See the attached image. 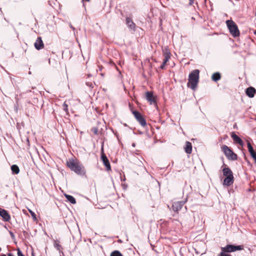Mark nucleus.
Returning <instances> with one entry per match:
<instances>
[{
	"label": "nucleus",
	"instance_id": "nucleus-1",
	"mask_svg": "<svg viewBox=\"0 0 256 256\" xmlns=\"http://www.w3.org/2000/svg\"><path fill=\"white\" fill-rule=\"evenodd\" d=\"M221 158L223 162V166H225L222 170L223 175L226 176L223 184L226 186H230L234 182L233 173L231 170L224 164V158L222 156Z\"/></svg>",
	"mask_w": 256,
	"mask_h": 256
},
{
	"label": "nucleus",
	"instance_id": "nucleus-2",
	"mask_svg": "<svg viewBox=\"0 0 256 256\" xmlns=\"http://www.w3.org/2000/svg\"><path fill=\"white\" fill-rule=\"evenodd\" d=\"M67 166L77 174L83 176L86 174V170L84 166L74 160H70L67 162Z\"/></svg>",
	"mask_w": 256,
	"mask_h": 256
},
{
	"label": "nucleus",
	"instance_id": "nucleus-3",
	"mask_svg": "<svg viewBox=\"0 0 256 256\" xmlns=\"http://www.w3.org/2000/svg\"><path fill=\"white\" fill-rule=\"evenodd\" d=\"M199 74L198 70H194L188 76V86L194 90L196 89L199 81Z\"/></svg>",
	"mask_w": 256,
	"mask_h": 256
},
{
	"label": "nucleus",
	"instance_id": "nucleus-4",
	"mask_svg": "<svg viewBox=\"0 0 256 256\" xmlns=\"http://www.w3.org/2000/svg\"><path fill=\"white\" fill-rule=\"evenodd\" d=\"M227 27L230 34L234 38H236L240 34V32L236 24L232 20L226 22Z\"/></svg>",
	"mask_w": 256,
	"mask_h": 256
},
{
	"label": "nucleus",
	"instance_id": "nucleus-5",
	"mask_svg": "<svg viewBox=\"0 0 256 256\" xmlns=\"http://www.w3.org/2000/svg\"><path fill=\"white\" fill-rule=\"evenodd\" d=\"M244 249L242 245H234L228 244L224 247L221 248V252L226 254H230V252H234L236 250H241Z\"/></svg>",
	"mask_w": 256,
	"mask_h": 256
},
{
	"label": "nucleus",
	"instance_id": "nucleus-6",
	"mask_svg": "<svg viewBox=\"0 0 256 256\" xmlns=\"http://www.w3.org/2000/svg\"><path fill=\"white\" fill-rule=\"evenodd\" d=\"M222 150L228 160H236L238 159V156L227 146L223 145L222 146Z\"/></svg>",
	"mask_w": 256,
	"mask_h": 256
},
{
	"label": "nucleus",
	"instance_id": "nucleus-7",
	"mask_svg": "<svg viewBox=\"0 0 256 256\" xmlns=\"http://www.w3.org/2000/svg\"><path fill=\"white\" fill-rule=\"evenodd\" d=\"M100 152H101V156L100 158L101 160L103 162L104 165L106 166L107 170H111V166L110 162L104 153V146L103 144L102 146L101 150H100Z\"/></svg>",
	"mask_w": 256,
	"mask_h": 256
},
{
	"label": "nucleus",
	"instance_id": "nucleus-8",
	"mask_svg": "<svg viewBox=\"0 0 256 256\" xmlns=\"http://www.w3.org/2000/svg\"><path fill=\"white\" fill-rule=\"evenodd\" d=\"M132 113L134 115L136 120L138 122L140 125L144 127L146 125V122L142 114L137 110L132 111Z\"/></svg>",
	"mask_w": 256,
	"mask_h": 256
},
{
	"label": "nucleus",
	"instance_id": "nucleus-9",
	"mask_svg": "<svg viewBox=\"0 0 256 256\" xmlns=\"http://www.w3.org/2000/svg\"><path fill=\"white\" fill-rule=\"evenodd\" d=\"M126 24L130 32L132 34H134L136 31V24L133 22L132 18L130 17H126Z\"/></svg>",
	"mask_w": 256,
	"mask_h": 256
},
{
	"label": "nucleus",
	"instance_id": "nucleus-10",
	"mask_svg": "<svg viewBox=\"0 0 256 256\" xmlns=\"http://www.w3.org/2000/svg\"><path fill=\"white\" fill-rule=\"evenodd\" d=\"M0 216L5 222H9L10 220V216L8 212L3 208H0Z\"/></svg>",
	"mask_w": 256,
	"mask_h": 256
},
{
	"label": "nucleus",
	"instance_id": "nucleus-11",
	"mask_svg": "<svg viewBox=\"0 0 256 256\" xmlns=\"http://www.w3.org/2000/svg\"><path fill=\"white\" fill-rule=\"evenodd\" d=\"M146 100L150 103V104H156V100L154 98L153 92H152L148 91L146 92L145 94Z\"/></svg>",
	"mask_w": 256,
	"mask_h": 256
},
{
	"label": "nucleus",
	"instance_id": "nucleus-12",
	"mask_svg": "<svg viewBox=\"0 0 256 256\" xmlns=\"http://www.w3.org/2000/svg\"><path fill=\"white\" fill-rule=\"evenodd\" d=\"M185 202H186L184 201L174 202L172 204V210H174V211L176 212H178V211H180L183 207Z\"/></svg>",
	"mask_w": 256,
	"mask_h": 256
},
{
	"label": "nucleus",
	"instance_id": "nucleus-13",
	"mask_svg": "<svg viewBox=\"0 0 256 256\" xmlns=\"http://www.w3.org/2000/svg\"><path fill=\"white\" fill-rule=\"evenodd\" d=\"M247 146L251 157L254 159V162L256 164V150L254 149L252 146L249 142L247 144Z\"/></svg>",
	"mask_w": 256,
	"mask_h": 256
},
{
	"label": "nucleus",
	"instance_id": "nucleus-14",
	"mask_svg": "<svg viewBox=\"0 0 256 256\" xmlns=\"http://www.w3.org/2000/svg\"><path fill=\"white\" fill-rule=\"evenodd\" d=\"M245 92L248 96L252 98L254 97V94L256 93V90L254 87L250 86L246 89Z\"/></svg>",
	"mask_w": 256,
	"mask_h": 256
},
{
	"label": "nucleus",
	"instance_id": "nucleus-15",
	"mask_svg": "<svg viewBox=\"0 0 256 256\" xmlns=\"http://www.w3.org/2000/svg\"><path fill=\"white\" fill-rule=\"evenodd\" d=\"M35 48L37 50H40L44 48V44L41 37H38L34 44Z\"/></svg>",
	"mask_w": 256,
	"mask_h": 256
},
{
	"label": "nucleus",
	"instance_id": "nucleus-16",
	"mask_svg": "<svg viewBox=\"0 0 256 256\" xmlns=\"http://www.w3.org/2000/svg\"><path fill=\"white\" fill-rule=\"evenodd\" d=\"M231 137L233 139L234 142L237 144H240L241 146H243L244 142L242 140L236 135L234 132H232Z\"/></svg>",
	"mask_w": 256,
	"mask_h": 256
},
{
	"label": "nucleus",
	"instance_id": "nucleus-17",
	"mask_svg": "<svg viewBox=\"0 0 256 256\" xmlns=\"http://www.w3.org/2000/svg\"><path fill=\"white\" fill-rule=\"evenodd\" d=\"M184 150L186 153L190 154L192 151V144L190 142H186L184 147Z\"/></svg>",
	"mask_w": 256,
	"mask_h": 256
},
{
	"label": "nucleus",
	"instance_id": "nucleus-18",
	"mask_svg": "<svg viewBox=\"0 0 256 256\" xmlns=\"http://www.w3.org/2000/svg\"><path fill=\"white\" fill-rule=\"evenodd\" d=\"M220 78H221V74L219 72H216L214 73L212 76V79L214 82H218Z\"/></svg>",
	"mask_w": 256,
	"mask_h": 256
},
{
	"label": "nucleus",
	"instance_id": "nucleus-19",
	"mask_svg": "<svg viewBox=\"0 0 256 256\" xmlns=\"http://www.w3.org/2000/svg\"><path fill=\"white\" fill-rule=\"evenodd\" d=\"M64 196L70 203L72 204H75L76 203V200L73 196L68 194H64Z\"/></svg>",
	"mask_w": 256,
	"mask_h": 256
},
{
	"label": "nucleus",
	"instance_id": "nucleus-20",
	"mask_svg": "<svg viewBox=\"0 0 256 256\" xmlns=\"http://www.w3.org/2000/svg\"><path fill=\"white\" fill-rule=\"evenodd\" d=\"M11 170L12 173L14 174H17L20 172L19 167L16 164H13L11 166Z\"/></svg>",
	"mask_w": 256,
	"mask_h": 256
},
{
	"label": "nucleus",
	"instance_id": "nucleus-21",
	"mask_svg": "<svg viewBox=\"0 0 256 256\" xmlns=\"http://www.w3.org/2000/svg\"><path fill=\"white\" fill-rule=\"evenodd\" d=\"M164 58L163 60V62L164 64H166V62L168 61L170 58V52H166L164 53Z\"/></svg>",
	"mask_w": 256,
	"mask_h": 256
},
{
	"label": "nucleus",
	"instance_id": "nucleus-22",
	"mask_svg": "<svg viewBox=\"0 0 256 256\" xmlns=\"http://www.w3.org/2000/svg\"><path fill=\"white\" fill-rule=\"evenodd\" d=\"M110 256H123L122 254L120 253V252L118 250H114L112 252Z\"/></svg>",
	"mask_w": 256,
	"mask_h": 256
},
{
	"label": "nucleus",
	"instance_id": "nucleus-23",
	"mask_svg": "<svg viewBox=\"0 0 256 256\" xmlns=\"http://www.w3.org/2000/svg\"><path fill=\"white\" fill-rule=\"evenodd\" d=\"M56 242L57 240H54V246L58 250H59L62 248V247L59 244L57 243Z\"/></svg>",
	"mask_w": 256,
	"mask_h": 256
},
{
	"label": "nucleus",
	"instance_id": "nucleus-24",
	"mask_svg": "<svg viewBox=\"0 0 256 256\" xmlns=\"http://www.w3.org/2000/svg\"><path fill=\"white\" fill-rule=\"evenodd\" d=\"M30 213V214L33 220H36V214L32 210H28Z\"/></svg>",
	"mask_w": 256,
	"mask_h": 256
},
{
	"label": "nucleus",
	"instance_id": "nucleus-25",
	"mask_svg": "<svg viewBox=\"0 0 256 256\" xmlns=\"http://www.w3.org/2000/svg\"><path fill=\"white\" fill-rule=\"evenodd\" d=\"M91 131L94 134H98V128L96 127H93L91 128Z\"/></svg>",
	"mask_w": 256,
	"mask_h": 256
},
{
	"label": "nucleus",
	"instance_id": "nucleus-26",
	"mask_svg": "<svg viewBox=\"0 0 256 256\" xmlns=\"http://www.w3.org/2000/svg\"><path fill=\"white\" fill-rule=\"evenodd\" d=\"M17 251H18V252H17L18 256H25L22 254V252L19 248H18Z\"/></svg>",
	"mask_w": 256,
	"mask_h": 256
},
{
	"label": "nucleus",
	"instance_id": "nucleus-27",
	"mask_svg": "<svg viewBox=\"0 0 256 256\" xmlns=\"http://www.w3.org/2000/svg\"><path fill=\"white\" fill-rule=\"evenodd\" d=\"M218 256H232L231 254H226L220 252L218 254Z\"/></svg>",
	"mask_w": 256,
	"mask_h": 256
},
{
	"label": "nucleus",
	"instance_id": "nucleus-28",
	"mask_svg": "<svg viewBox=\"0 0 256 256\" xmlns=\"http://www.w3.org/2000/svg\"><path fill=\"white\" fill-rule=\"evenodd\" d=\"M68 25H69L70 27L73 30L74 34L75 35L76 34V33H75L76 28H75L74 27L72 26V24L70 22H68Z\"/></svg>",
	"mask_w": 256,
	"mask_h": 256
},
{
	"label": "nucleus",
	"instance_id": "nucleus-29",
	"mask_svg": "<svg viewBox=\"0 0 256 256\" xmlns=\"http://www.w3.org/2000/svg\"><path fill=\"white\" fill-rule=\"evenodd\" d=\"M0 256H14L12 253L8 252L7 254V255L4 254H2L0 255Z\"/></svg>",
	"mask_w": 256,
	"mask_h": 256
},
{
	"label": "nucleus",
	"instance_id": "nucleus-30",
	"mask_svg": "<svg viewBox=\"0 0 256 256\" xmlns=\"http://www.w3.org/2000/svg\"><path fill=\"white\" fill-rule=\"evenodd\" d=\"M9 233L10 234L11 238L12 240H14L15 239V236H14V234L12 232H11V231H9Z\"/></svg>",
	"mask_w": 256,
	"mask_h": 256
},
{
	"label": "nucleus",
	"instance_id": "nucleus-31",
	"mask_svg": "<svg viewBox=\"0 0 256 256\" xmlns=\"http://www.w3.org/2000/svg\"><path fill=\"white\" fill-rule=\"evenodd\" d=\"M86 84L89 87H90V88H92L93 87V84L91 82H86Z\"/></svg>",
	"mask_w": 256,
	"mask_h": 256
},
{
	"label": "nucleus",
	"instance_id": "nucleus-32",
	"mask_svg": "<svg viewBox=\"0 0 256 256\" xmlns=\"http://www.w3.org/2000/svg\"><path fill=\"white\" fill-rule=\"evenodd\" d=\"M166 64H164L163 62H162V64H161V66H160V68L161 69H164V66H165V65Z\"/></svg>",
	"mask_w": 256,
	"mask_h": 256
},
{
	"label": "nucleus",
	"instance_id": "nucleus-33",
	"mask_svg": "<svg viewBox=\"0 0 256 256\" xmlns=\"http://www.w3.org/2000/svg\"><path fill=\"white\" fill-rule=\"evenodd\" d=\"M22 232L25 237H26L28 235V233L25 230H24Z\"/></svg>",
	"mask_w": 256,
	"mask_h": 256
},
{
	"label": "nucleus",
	"instance_id": "nucleus-34",
	"mask_svg": "<svg viewBox=\"0 0 256 256\" xmlns=\"http://www.w3.org/2000/svg\"><path fill=\"white\" fill-rule=\"evenodd\" d=\"M58 251H59V254H60V256H63V255L64 254L62 250H61V249L60 250H59Z\"/></svg>",
	"mask_w": 256,
	"mask_h": 256
},
{
	"label": "nucleus",
	"instance_id": "nucleus-35",
	"mask_svg": "<svg viewBox=\"0 0 256 256\" xmlns=\"http://www.w3.org/2000/svg\"><path fill=\"white\" fill-rule=\"evenodd\" d=\"M189 1H190V2H189L190 5H192V4H194V0H189Z\"/></svg>",
	"mask_w": 256,
	"mask_h": 256
},
{
	"label": "nucleus",
	"instance_id": "nucleus-36",
	"mask_svg": "<svg viewBox=\"0 0 256 256\" xmlns=\"http://www.w3.org/2000/svg\"><path fill=\"white\" fill-rule=\"evenodd\" d=\"M64 106H65V107H64V110L65 111H66L68 110V106L64 104Z\"/></svg>",
	"mask_w": 256,
	"mask_h": 256
},
{
	"label": "nucleus",
	"instance_id": "nucleus-37",
	"mask_svg": "<svg viewBox=\"0 0 256 256\" xmlns=\"http://www.w3.org/2000/svg\"><path fill=\"white\" fill-rule=\"evenodd\" d=\"M132 146L133 147H135V146H136V144H135V143H132Z\"/></svg>",
	"mask_w": 256,
	"mask_h": 256
},
{
	"label": "nucleus",
	"instance_id": "nucleus-38",
	"mask_svg": "<svg viewBox=\"0 0 256 256\" xmlns=\"http://www.w3.org/2000/svg\"><path fill=\"white\" fill-rule=\"evenodd\" d=\"M32 256H34V252H32Z\"/></svg>",
	"mask_w": 256,
	"mask_h": 256
},
{
	"label": "nucleus",
	"instance_id": "nucleus-39",
	"mask_svg": "<svg viewBox=\"0 0 256 256\" xmlns=\"http://www.w3.org/2000/svg\"><path fill=\"white\" fill-rule=\"evenodd\" d=\"M83 2L85 1V2H89L90 0H82Z\"/></svg>",
	"mask_w": 256,
	"mask_h": 256
},
{
	"label": "nucleus",
	"instance_id": "nucleus-40",
	"mask_svg": "<svg viewBox=\"0 0 256 256\" xmlns=\"http://www.w3.org/2000/svg\"><path fill=\"white\" fill-rule=\"evenodd\" d=\"M4 227L6 229H7V228H8L6 226H4Z\"/></svg>",
	"mask_w": 256,
	"mask_h": 256
},
{
	"label": "nucleus",
	"instance_id": "nucleus-41",
	"mask_svg": "<svg viewBox=\"0 0 256 256\" xmlns=\"http://www.w3.org/2000/svg\"><path fill=\"white\" fill-rule=\"evenodd\" d=\"M4 20L8 22V21L6 19V18H4Z\"/></svg>",
	"mask_w": 256,
	"mask_h": 256
},
{
	"label": "nucleus",
	"instance_id": "nucleus-42",
	"mask_svg": "<svg viewBox=\"0 0 256 256\" xmlns=\"http://www.w3.org/2000/svg\"><path fill=\"white\" fill-rule=\"evenodd\" d=\"M254 34H256V30L255 32H254Z\"/></svg>",
	"mask_w": 256,
	"mask_h": 256
}]
</instances>
